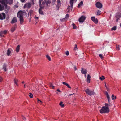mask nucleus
<instances>
[{"label": "nucleus", "instance_id": "obj_36", "mask_svg": "<svg viewBox=\"0 0 121 121\" xmlns=\"http://www.w3.org/2000/svg\"><path fill=\"white\" fill-rule=\"evenodd\" d=\"M107 97V98L108 99V101L109 104H110V97L109 96H108V97Z\"/></svg>", "mask_w": 121, "mask_h": 121}, {"label": "nucleus", "instance_id": "obj_3", "mask_svg": "<svg viewBox=\"0 0 121 121\" xmlns=\"http://www.w3.org/2000/svg\"><path fill=\"white\" fill-rule=\"evenodd\" d=\"M109 108L106 107L105 106L102 107L101 109L100 110V112L101 113H108L109 112Z\"/></svg>", "mask_w": 121, "mask_h": 121}, {"label": "nucleus", "instance_id": "obj_53", "mask_svg": "<svg viewBox=\"0 0 121 121\" xmlns=\"http://www.w3.org/2000/svg\"><path fill=\"white\" fill-rule=\"evenodd\" d=\"M22 2H24L25 0H20Z\"/></svg>", "mask_w": 121, "mask_h": 121}, {"label": "nucleus", "instance_id": "obj_49", "mask_svg": "<svg viewBox=\"0 0 121 121\" xmlns=\"http://www.w3.org/2000/svg\"><path fill=\"white\" fill-rule=\"evenodd\" d=\"M74 68L75 70H77V68L75 66H74Z\"/></svg>", "mask_w": 121, "mask_h": 121}, {"label": "nucleus", "instance_id": "obj_48", "mask_svg": "<svg viewBox=\"0 0 121 121\" xmlns=\"http://www.w3.org/2000/svg\"><path fill=\"white\" fill-rule=\"evenodd\" d=\"M69 17V15L68 14H67L66 15L65 18H68Z\"/></svg>", "mask_w": 121, "mask_h": 121}, {"label": "nucleus", "instance_id": "obj_32", "mask_svg": "<svg viewBox=\"0 0 121 121\" xmlns=\"http://www.w3.org/2000/svg\"><path fill=\"white\" fill-rule=\"evenodd\" d=\"M63 102H60V103L59 105L62 107H63L64 106V105L62 104Z\"/></svg>", "mask_w": 121, "mask_h": 121}, {"label": "nucleus", "instance_id": "obj_18", "mask_svg": "<svg viewBox=\"0 0 121 121\" xmlns=\"http://www.w3.org/2000/svg\"><path fill=\"white\" fill-rule=\"evenodd\" d=\"M121 16V14L120 13H118L116 14V17L117 18L119 19Z\"/></svg>", "mask_w": 121, "mask_h": 121}, {"label": "nucleus", "instance_id": "obj_35", "mask_svg": "<svg viewBox=\"0 0 121 121\" xmlns=\"http://www.w3.org/2000/svg\"><path fill=\"white\" fill-rule=\"evenodd\" d=\"M50 87L51 88H54V86L52 84L50 83Z\"/></svg>", "mask_w": 121, "mask_h": 121}, {"label": "nucleus", "instance_id": "obj_11", "mask_svg": "<svg viewBox=\"0 0 121 121\" xmlns=\"http://www.w3.org/2000/svg\"><path fill=\"white\" fill-rule=\"evenodd\" d=\"M12 51V50L10 48H9L7 50V55L9 56L11 52V51Z\"/></svg>", "mask_w": 121, "mask_h": 121}, {"label": "nucleus", "instance_id": "obj_15", "mask_svg": "<svg viewBox=\"0 0 121 121\" xmlns=\"http://www.w3.org/2000/svg\"><path fill=\"white\" fill-rule=\"evenodd\" d=\"M81 72L82 74H86L87 71L86 69H84L83 68H82Z\"/></svg>", "mask_w": 121, "mask_h": 121}, {"label": "nucleus", "instance_id": "obj_29", "mask_svg": "<svg viewBox=\"0 0 121 121\" xmlns=\"http://www.w3.org/2000/svg\"><path fill=\"white\" fill-rule=\"evenodd\" d=\"M105 79V78L104 76H102L101 77L99 78V79L101 80H104Z\"/></svg>", "mask_w": 121, "mask_h": 121}, {"label": "nucleus", "instance_id": "obj_16", "mask_svg": "<svg viewBox=\"0 0 121 121\" xmlns=\"http://www.w3.org/2000/svg\"><path fill=\"white\" fill-rule=\"evenodd\" d=\"M7 31L6 30H4L3 31H2L0 33V35L1 36H3L4 35H3V34H5L7 33Z\"/></svg>", "mask_w": 121, "mask_h": 121}, {"label": "nucleus", "instance_id": "obj_13", "mask_svg": "<svg viewBox=\"0 0 121 121\" xmlns=\"http://www.w3.org/2000/svg\"><path fill=\"white\" fill-rule=\"evenodd\" d=\"M17 22V18L15 17H14L12 19L11 23L12 24L14 23H15L16 22Z\"/></svg>", "mask_w": 121, "mask_h": 121}, {"label": "nucleus", "instance_id": "obj_14", "mask_svg": "<svg viewBox=\"0 0 121 121\" xmlns=\"http://www.w3.org/2000/svg\"><path fill=\"white\" fill-rule=\"evenodd\" d=\"M91 78V77L88 74L87 75V82L88 83H90V78Z\"/></svg>", "mask_w": 121, "mask_h": 121}, {"label": "nucleus", "instance_id": "obj_56", "mask_svg": "<svg viewBox=\"0 0 121 121\" xmlns=\"http://www.w3.org/2000/svg\"><path fill=\"white\" fill-rule=\"evenodd\" d=\"M37 100H38V102H39H39H40V100H39V99H38V98H37Z\"/></svg>", "mask_w": 121, "mask_h": 121}, {"label": "nucleus", "instance_id": "obj_41", "mask_svg": "<svg viewBox=\"0 0 121 121\" xmlns=\"http://www.w3.org/2000/svg\"><path fill=\"white\" fill-rule=\"evenodd\" d=\"M116 29V26H114L113 28H112L111 29V30H115Z\"/></svg>", "mask_w": 121, "mask_h": 121}, {"label": "nucleus", "instance_id": "obj_61", "mask_svg": "<svg viewBox=\"0 0 121 121\" xmlns=\"http://www.w3.org/2000/svg\"><path fill=\"white\" fill-rule=\"evenodd\" d=\"M23 120H24L25 119V117H23Z\"/></svg>", "mask_w": 121, "mask_h": 121}, {"label": "nucleus", "instance_id": "obj_23", "mask_svg": "<svg viewBox=\"0 0 121 121\" xmlns=\"http://www.w3.org/2000/svg\"><path fill=\"white\" fill-rule=\"evenodd\" d=\"M105 106L106 107H107L108 108H109V107L111 105H112V104H110H110H108L107 103H105Z\"/></svg>", "mask_w": 121, "mask_h": 121}, {"label": "nucleus", "instance_id": "obj_59", "mask_svg": "<svg viewBox=\"0 0 121 121\" xmlns=\"http://www.w3.org/2000/svg\"><path fill=\"white\" fill-rule=\"evenodd\" d=\"M56 0H52V1H53L54 2H55L56 1Z\"/></svg>", "mask_w": 121, "mask_h": 121}, {"label": "nucleus", "instance_id": "obj_28", "mask_svg": "<svg viewBox=\"0 0 121 121\" xmlns=\"http://www.w3.org/2000/svg\"><path fill=\"white\" fill-rule=\"evenodd\" d=\"M112 100H114V99H116V96H114V95L113 94L112 95Z\"/></svg>", "mask_w": 121, "mask_h": 121}, {"label": "nucleus", "instance_id": "obj_19", "mask_svg": "<svg viewBox=\"0 0 121 121\" xmlns=\"http://www.w3.org/2000/svg\"><path fill=\"white\" fill-rule=\"evenodd\" d=\"M18 80L16 78H15L14 79V83L16 84V85L17 86H18V84L17 83V82H18Z\"/></svg>", "mask_w": 121, "mask_h": 121}, {"label": "nucleus", "instance_id": "obj_60", "mask_svg": "<svg viewBox=\"0 0 121 121\" xmlns=\"http://www.w3.org/2000/svg\"><path fill=\"white\" fill-rule=\"evenodd\" d=\"M118 19H119L117 18V19L116 20V21H117V22L118 21Z\"/></svg>", "mask_w": 121, "mask_h": 121}, {"label": "nucleus", "instance_id": "obj_40", "mask_svg": "<svg viewBox=\"0 0 121 121\" xmlns=\"http://www.w3.org/2000/svg\"><path fill=\"white\" fill-rule=\"evenodd\" d=\"M93 22L95 23H98V21L97 19H96Z\"/></svg>", "mask_w": 121, "mask_h": 121}, {"label": "nucleus", "instance_id": "obj_27", "mask_svg": "<svg viewBox=\"0 0 121 121\" xmlns=\"http://www.w3.org/2000/svg\"><path fill=\"white\" fill-rule=\"evenodd\" d=\"M6 65L5 64H4L3 65V69L5 71H6Z\"/></svg>", "mask_w": 121, "mask_h": 121}, {"label": "nucleus", "instance_id": "obj_5", "mask_svg": "<svg viewBox=\"0 0 121 121\" xmlns=\"http://www.w3.org/2000/svg\"><path fill=\"white\" fill-rule=\"evenodd\" d=\"M45 3L42 0H39V4L40 8H44Z\"/></svg>", "mask_w": 121, "mask_h": 121}, {"label": "nucleus", "instance_id": "obj_39", "mask_svg": "<svg viewBox=\"0 0 121 121\" xmlns=\"http://www.w3.org/2000/svg\"><path fill=\"white\" fill-rule=\"evenodd\" d=\"M30 95H29V96L31 98H32L33 97V96L32 94L31 93H29Z\"/></svg>", "mask_w": 121, "mask_h": 121}, {"label": "nucleus", "instance_id": "obj_51", "mask_svg": "<svg viewBox=\"0 0 121 121\" xmlns=\"http://www.w3.org/2000/svg\"><path fill=\"white\" fill-rule=\"evenodd\" d=\"M3 78L2 77H0V82H1Z\"/></svg>", "mask_w": 121, "mask_h": 121}, {"label": "nucleus", "instance_id": "obj_10", "mask_svg": "<svg viewBox=\"0 0 121 121\" xmlns=\"http://www.w3.org/2000/svg\"><path fill=\"white\" fill-rule=\"evenodd\" d=\"M96 7L99 8H102V4L99 2H98L96 4Z\"/></svg>", "mask_w": 121, "mask_h": 121}, {"label": "nucleus", "instance_id": "obj_44", "mask_svg": "<svg viewBox=\"0 0 121 121\" xmlns=\"http://www.w3.org/2000/svg\"><path fill=\"white\" fill-rule=\"evenodd\" d=\"M66 86L68 88H71V87H70V86L68 84H67V85H66Z\"/></svg>", "mask_w": 121, "mask_h": 121}, {"label": "nucleus", "instance_id": "obj_43", "mask_svg": "<svg viewBox=\"0 0 121 121\" xmlns=\"http://www.w3.org/2000/svg\"><path fill=\"white\" fill-rule=\"evenodd\" d=\"M65 54L67 56H68L69 55V52L68 51H66L65 52Z\"/></svg>", "mask_w": 121, "mask_h": 121}, {"label": "nucleus", "instance_id": "obj_45", "mask_svg": "<svg viewBox=\"0 0 121 121\" xmlns=\"http://www.w3.org/2000/svg\"><path fill=\"white\" fill-rule=\"evenodd\" d=\"M34 18L35 20H37L39 18L38 17H36V16H35Z\"/></svg>", "mask_w": 121, "mask_h": 121}, {"label": "nucleus", "instance_id": "obj_7", "mask_svg": "<svg viewBox=\"0 0 121 121\" xmlns=\"http://www.w3.org/2000/svg\"><path fill=\"white\" fill-rule=\"evenodd\" d=\"M5 17V14L4 13H2L1 14H0V19L1 20L4 19Z\"/></svg>", "mask_w": 121, "mask_h": 121}, {"label": "nucleus", "instance_id": "obj_55", "mask_svg": "<svg viewBox=\"0 0 121 121\" xmlns=\"http://www.w3.org/2000/svg\"><path fill=\"white\" fill-rule=\"evenodd\" d=\"M57 91L59 92H60L61 91L60 90H59V89H58L57 90Z\"/></svg>", "mask_w": 121, "mask_h": 121}, {"label": "nucleus", "instance_id": "obj_62", "mask_svg": "<svg viewBox=\"0 0 121 121\" xmlns=\"http://www.w3.org/2000/svg\"><path fill=\"white\" fill-rule=\"evenodd\" d=\"M40 102L41 103H42V102L41 100L40 101Z\"/></svg>", "mask_w": 121, "mask_h": 121}, {"label": "nucleus", "instance_id": "obj_42", "mask_svg": "<svg viewBox=\"0 0 121 121\" xmlns=\"http://www.w3.org/2000/svg\"><path fill=\"white\" fill-rule=\"evenodd\" d=\"M99 57L101 58V59H103V57L102 56V54H100L99 55Z\"/></svg>", "mask_w": 121, "mask_h": 121}, {"label": "nucleus", "instance_id": "obj_9", "mask_svg": "<svg viewBox=\"0 0 121 121\" xmlns=\"http://www.w3.org/2000/svg\"><path fill=\"white\" fill-rule=\"evenodd\" d=\"M31 4L30 3L26 4L24 6V8H30L31 7Z\"/></svg>", "mask_w": 121, "mask_h": 121}, {"label": "nucleus", "instance_id": "obj_50", "mask_svg": "<svg viewBox=\"0 0 121 121\" xmlns=\"http://www.w3.org/2000/svg\"><path fill=\"white\" fill-rule=\"evenodd\" d=\"M105 87L107 89V90H109V88H108V87L107 86H106V84L105 83Z\"/></svg>", "mask_w": 121, "mask_h": 121}, {"label": "nucleus", "instance_id": "obj_54", "mask_svg": "<svg viewBox=\"0 0 121 121\" xmlns=\"http://www.w3.org/2000/svg\"><path fill=\"white\" fill-rule=\"evenodd\" d=\"M74 94V93H73V94H69V96H71V95H73Z\"/></svg>", "mask_w": 121, "mask_h": 121}, {"label": "nucleus", "instance_id": "obj_22", "mask_svg": "<svg viewBox=\"0 0 121 121\" xmlns=\"http://www.w3.org/2000/svg\"><path fill=\"white\" fill-rule=\"evenodd\" d=\"M20 46L19 45H18L17 47L16 48V51L17 52H18L19 51L20 49Z\"/></svg>", "mask_w": 121, "mask_h": 121}, {"label": "nucleus", "instance_id": "obj_20", "mask_svg": "<svg viewBox=\"0 0 121 121\" xmlns=\"http://www.w3.org/2000/svg\"><path fill=\"white\" fill-rule=\"evenodd\" d=\"M43 9L44 8H40L39 9V13L40 14H43V12L42 11V9Z\"/></svg>", "mask_w": 121, "mask_h": 121}, {"label": "nucleus", "instance_id": "obj_26", "mask_svg": "<svg viewBox=\"0 0 121 121\" xmlns=\"http://www.w3.org/2000/svg\"><path fill=\"white\" fill-rule=\"evenodd\" d=\"M7 3H5V4H6L9 3V4H11L12 3L13 0H8V1L7 0Z\"/></svg>", "mask_w": 121, "mask_h": 121}, {"label": "nucleus", "instance_id": "obj_64", "mask_svg": "<svg viewBox=\"0 0 121 121\" xmlns=\"http://www.w3.org/2000/svg\"><path fill=\"white\" fill-rule=\"evenodd\" d=\"M120 26L121 27V23L120 24Z\"/></svg>", "mask_w": 121, "mask_h": 121}, {"label": "nucleus", "instance_id": "obj_4", "mask_svg": "<svg viewBox=\"0 0 121 121\" xmlns=\"http://www.w3.org/2000/svg\"><path fill=\"white\" fill-rule=\"evenodd\" d=\"M85 91L86 93L89 95H92L95 94V93L93 91L90 90L89 88H87L85 90Z\"/></svg>", "mask_w": 121, "mask_h": 121}, {"label": "nucleus", "instance_id": "obj_58", "mask_svg": "<svg viewBox=\"0 0 121 121\" xmlns=\"http://www.w3.org/2000/svg\"><path fill=\"white\" fill-rule=\"evenodd\" d=\"M85 74V77L86 78V74Z\"/></svg>", "mask_w": 121, "mask_h": 121}, {"label": "nucleus", "instance_id": "obj_6", "mask_svg": "<svg viewBox=\"0 0 121 121\" xmlns=\"http://www.w3.org/2000/svg\"><path fill=\"white\" fill-rule=\"evenodd\" d=\"M57 4L56 5V8L57 10H59L60 7L61 5V3L60 0H57Z\"/></svg>", "mask_w": 121, "mask_h": 121}, {"label": "nucleus", "instance_id": "obj_57", "mask_svg": "<svg viewBox=\"0 0 121 121\" xmlns=\"http://www.w3.org/2000/svg\"><path fill=\"white\" fill-rule=\"evenodd\" d=\"M26 85L25 84L24 85V88H25V87H26Z\"/></svg>", "mask_w": 121, "mask_h": 121}, {"label": "nucleus", "instance_id": "obj_46", "mask_svg": "<svg viewBox=\"0 0 121 121\" xmlns=\"http://www.w3.org/2000/svg\"><path fill=\"white\" fill-rule=\"evenodd\" d=\"M62 83H63V84H64V85H65L66 86V85H67V84H68L67 83H66V82H62Z\"/></svg>", "mask_w": 121, "mask_h": 121}, {"label": "nucleus", "instance_id": "obj_31", "mask_svg": "<svg viewBox=\"0 0 121 121\" xmlns=\"http://www.w3.org/2000/svg\"><path fill=\"white\" fill-rule=\"evenodd\" d=\"M47 58L48 60L49 61H51V58L48 55H46Z\"/></svg>", "mask_w": 121, "mask_h": 121}, {"label": "nucleus", "instance_id": "obj_47", "mask_svg": "<svg viewBox=\"0 0 121 121\" xmlns=\"http://www.w3.org/2000/svg\"><path fill=\"white\" fill-rule=\"evenodd\" d=\"M106 95L107 97H108L109 96V95L108 93L107 92H106Z\"/></svg>", "mask_w": 121, "mask_h": 121}, {"label": "nucleus", "instance_id": "obj_52", "mask_svg": "<svg viewBox=\"0 0 121 121\" xmlns=\"http://www.w3.org/2000/svg\"><path fill=\"white\" fill-rule=\"evenodd\" d=\"M70 7V6L69 5H68V7H67V9H68L69 10Z\"/></svg>", "mask_w": 121, "mask_h": 121}, {"label": "nucleus", "instance_id": "obj_2", "mask_svg": "<svg viewBox=\"0 0 121 121\" xmlns=\"http://www.w3.org/2000/svg\"><path fill=\"white\" fill-rule=\"evenodd\" d=\"M0 2L2 4L1 5L0 4V10L1 11L6 8L7 5L5 3L8 2L7 0H0Z\"/></svg>", "mask_w": 121, "mask_h": 121}, {"label": "nucleus", "instance_id": "obj_37", "mask_svg": "<svg viewBox=\"0 0 121 121\" xmlns=\"http://www.w3.org/2000/svg\"><path fill=\"white\" fill-rule=\"evenodd\" d=\"M95 19V17H93L91 18V20L93 21H94V20Z\"/></svg>", "mask_w": 121, "mask_h": 121}, {"label": "nucleus", "instance_id": "obj_25", "mask_svg": "<svg viewBox=\"0 0 121 121\" xmlns=\"http://www.w3.org/2000/svg\"><path fill=\"white\" fill-rule=\"evenodd\" d=\"M116 49L117 50H119L120 49V46L117 44L116 45Z\"/></svg>", "mask_w": 121, "mask_h": 121}, {"label": "nucleus", "instance_id": "obj_38", "mask_svg": "<svg viewBox=\"0 0 121 121\" xmlns=\"http://www.w3.org/2000/svg\"><path fill=\"white\" fill-rule=\"evenodd\" d=\"M101 11L99 10H98L97 11V15H100V14Z\"/></svg>", "mask_w": 121, "mask_h": 121}, {"label": "nucleus", "instance_id": "obj_12", "mask_svg": "<svg viewBox=\"0 0 121 121\" xmlns=\"http://www.w3.org/2000/svg\"><path fill=\"white\" fill-rule=\"evenodd\" d=\"M74 1V0H70V8L71 10H72L73 8Z\"/></svg>", "mask_w": 121, "mask_h": 121}, {"label": "nucleus", "instance_id": "obj_17", "mask_svg": "<svg viewBox=\"0 0 121 121\" xmlns=\"http://www.w3.org/2000/svg\"><path fill=\"white\" fill-rule=\"evenodd\" d=\"M83 2L82 1H81L78 4L77 7L78 8H80L81 6H83Z\"/></svg>", "mask_w": 121, "mask_h": 121}, {"label": "nucleus", "instance_id": "obj_34", "mask_svg": "<svg viewBox=\"0 0 121 121\" xmlns=\"http://www.w3.org/2000/svg\"><path fill=\"white\" fill-rule=\"evenodd\" d=\"M77 46L76 44H75L74 49V50L75 51L77 50Z\"/></svg>", "mask_w": 121, "mask_h": 121}, {"label": "nucleus", "instance_id": "obj_21", "mask_svg": "<svg viewBox=\"0 0 121 121\" xmlns=\"http://www.w3.org/2000/svg\"><path fill=\"white\" fill-rule=\"evenodd\" d=\"M44 2L45 3H46L47 5L51 3V1L49 0H45Z\"/></svg>", "mask_w": 121, "mask_h": 121}, {"label": "nucleus", "instance_id": "obj_24", "mask_svg": "<svg viewBox=\"0 0 121 121\" xmlns=\"http://www.w3.org/2000/svg\"><path fill=\"white\" fill-rule=\"evenodd\" d=\"M33 11L32 10H30L28 13V16H30L31 13H33Z\"/></svg>", "mask_w": 121, "mask_h": 121}, {"label": "nucleus", "instance_id": "obj_8", "mask_svg": "<svg viewBox=\"0 0 121 121\" xmlns=\"http://www.w3.org/2000/svg\"><path fill=\"white\" fill-rule=\"evenodd\" d=\"M85 17L84 16H82L79 19V21L80 22L82 23L83 22L85 19Z\"/></svg>", "mask_w": 121, "mask_h": 121}, {"label": "nucleus", "instance_id": "obj_33", "mask_svg": "<svg viewBox=\"0 0 121 121\" xmlns=\"http://www.w3.org/2000/svg\"><path fill=\"white\" fill-rule=\"evenodd\" d=\"M16 27H13L11 29V31L12 32H13L14 31Z\"/></svg>", "mask_w": 121, "mask_h": 121}, {"label": "nucleus", "instance_id": "obj_63", "mask_svg": "<svg viewBox=\"0 0 121 121\" xmlns=\"http://www.w3.org/2000/svg\"><path fill=\"white\" fill-rule=\"evenodd\" d=\"M22 83H24V81H23V82H22Z\"/></svg>", "mask_w": 121, "mask_h": 121}, {"label": "nucleus", "instance_id": "obj_1", "mask_svg": "<svg viewBox=\"0 0 121 121\" xmlns=\"http://www.w3.org/2000/svg\"><path fill=\"white\" fill-rule=\"evenodd\" d=\"M25 15L26 16L27 13L25 11L23 12L20 11L17 13V17L19 18L20 23L21 24H22L23 22V17Z\"/></svg>", "mask_w": 121, "mask_h": 121}, {"label": "nucleus", "instance_id": "obj_30", "mask_svg": "<svg viewBox=\"0 0 121 121\" xmlns=\"http://www.w3.org/2000/svg\"><path fill=\"white\" fill-rule=\"evenodd\" d=\"M72 26L73 27V29H76L77 28L76 26L75 25V24L74 23H73L72 24Z\"/></svg>", "mask_w": 121, "mask_h": 121}]
</instances>
